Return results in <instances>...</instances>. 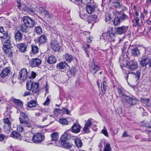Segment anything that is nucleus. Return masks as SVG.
I'll return each mask as SVG.
<instances>
[{
	"mask_svg": "<svg viewBox=\"0 0 151 151\" xmlns=\"http://www.w3.org/2000/svg\"><path fill=\"white\" fill-rule=\"evenodd\" d=\"M140 101L142 103L145 104L147 106H149L150 105V100L149 99H145L144 98H141L140 99Z\"/></svg>",
	"mask_w": 151,
	"mask_h": 151,
	"instance_id": "obj_41",
	"label": "nucleus"
},
{
	"mask_svg": "<svg viewBox=\"0 0 151 151\" xmlns=\"http://www.w3.org/2000/svg\"><path fill=\"white\" fill-rule=\"evenodd\" d=\"M101 87L102 91V94H105V92L107 89V83L106 82L104 81L101 84Z\"/></svg>",
	"mask_w": 151,
	"mask_h": 151,
	"instance_id": "obj_35",
	"label": "nucleus"
},
{
	"mask_svg": "<svg viewBox=\"0 0 151 151\" xmlns=\"http://www.w3.org/2000/svg\"><path fill=\"white\" fill-rule=\"evenodd\" d=\"M68 65V64L65 62H61L57 64L56 67L59 69H63Z\"/></svg>",
	"mask_w": 151,
	"mask_h": 151,
	"instance_id": "obj_26",
	"label": "nucleus"
},
{
	"mask_svg": "<svg viewBox=\"0 0 151 151\" xmlns=\"http://www.w3.org/2000/svg\"><path fill=\"white\" fill-rule=\"evenodd\" d=\"M140 64L142 67H145L148 65L150 67H151V58L146 55L143 56L140 58Z\"/></svg>",
	"mask_w": 151,
	"mask_h": 151,
	"instance_id": "obj_6",
	"label": "nucleus"
},
{
	"mask_svg": "<svg viewBox=\"0 0 151 151\" xmlns=\"http://www.w3.org/2000/svg\"><path fill=\"white\" fill-rule=\"evenodd\" d=\"M111 19V16L109 14H107L106 17V21L107 22V20L109 21Z\"/></svg>",
	"mask_w": 151,
	"mask_h": 151,
	"instance_id": "obj_64",
	"label": "nucleus"
},
{
	"mask_svg": "<svg viewBox=\"0 0 151 151\" xmlns=\"http://www.w3.org/2000/svg\"><path fill=\"white\" fill-rule=\"evenodd\" d=\"M140 72L139 71H137L136 72V74H135V77L136 78V81L139 80L140 77Z\"/></svg>",
	"mask_w": 151,
	"mask_h": 151,
	"instance_id": "obj_54",
	"label": "nucleus"
},
{
	"mask_svg": "<svg viewBox=\"0 0 151 151\" xmlns=\"http://www.w3.org/2000/svg\"><path fill=\"white\" fill-rule=\"evenodd\" d=\"M17 47L19 51L22 53H24L27 51V45L25 43L17 44Z\"/></svg>",
	"mask_w": 151,
	"mask_h": 151,
	"instance_id": "obj_16",
	"label": "nucleus"
},
{
	"mask_svg": "<svg viewBox=\"0 0 151 151\" xmlns=\"http://www.w3.org/2000/svg\"><path fill=\"white\" fill-rule=\"evenodd\" d=\"M57 59L54 56L52 55L49 57L47 62L50 64H52L56 63Z\"/></svg>",
	"mask_w": 151,
	"mask_h": 151,
	"instance_id": "obj_29",
	"label": "nucleus"
},
{
	"mask_svg": "<svg viewBox=\"0 0 151 151\" xmlns=\"http://www.w3.org/2000/svg\"><path fill=\"white\" fill-rule=\"evenodd\" d=\"M11 100L14 104L17 105L18 107H19L21 109L22 108L23 106V103L21 100L13 98L11 99Z\"/></svg>",
	"mask_w": 151,
	"mask_h": 151,
	"instance_id": "obj_19",
	"label": "nucleus"
},
{
	"mask_svg": "<svg viewBox=\"0 0 151 151\" xmlns=\"http://www.w3.org/2000/svg\"><path fill=\"white\" fill-rule=\"evenodd\" d=\"M111 147L110 144L106 143L105 145L104 149V151H111Z\"/></svg>",
	"mask_w": 151,
	"mask_h": 151,
	"instance_id": "obj_46",
	"label": "nucleus"
},
{
	"mask_svg": "<svg viewBox=\"0 0 151 151\" xmlns=\"http://www.w3.org/2000/svg\"><path fill=\"white\" fill-rule=\"evenodd\" d=\"M23 24L29 28H32L36 24L35 21L30 17L24 16L22 18Z\"/></svg>",
	"mask_w": 151,
	"mask_h": 151,
	"instance_id": "obj_4",
	"label": "nucleus"
},
{
	"mask_svg": "<svg viewBox=\"0 0 151 151\" xmlns=\"http://www.w3.org/2000/svg\"><path fill=\"white\" fill-rule=\"evenodd\" d=\"M45 136L43 134L40 133H34L32 139L34 143L39 144L41 143L44 139Z\"/></svg>",
	"mask_w": 151,
	"mask_h": 151,
	"instance_id": "obj_5",
	"label": "nucleus"
},
{
	"mask_svg": "<svg viewBox=\"0 0 151 151\" xmlns=\"http://www.w3.org/2000/svg\"><path fill=\"white\" fill-rule=\"evenodd\" d=\"M0 37L3 39L2 40L4 42L3 47H10L11 46L10 41L9 40L10 37L8 36L7 34L5 32V33H4V35L0 36Z\"/></svg>",
	"mask_w": 151,
	"mask_h": 151,
	"instance_id": "obj_7",
	"label": "nucleus"
},
{
	"mask_svg": "<svg viewBox=\"0 0 151 151\" xmlns=\"http://www.w3.org/2000/svg\"><path fill=\"white\" fill-rule=\"evenodd\" d=\"M50 136L51 138V140L52 141H57L58 139V133L57 132H55L52 133L51 134Z\"/></svg>",
	"mask_w": 151,
	"mask_h": 151,
	"instance_id": "obj_32",
	"label": "nucleus"
},
{
	"mask_svg": "<svg viewBox=\"0 0 151 151\" xmlns=\"http://www.w3.org/2000/svg\"><path fill=\"white\" fill-rule=\"evenodd\" d=\"M120 66L123 72L126 74L133 73L127 70V68L130 70L132 71L136 69L138 67L137 63L135 60L130 61L129 62L126 61H123L122 62L121 61Z\"/></svg>",
	"mask_w": 151,
	"mask_h": 151,
	"instance_id": "obj_1",
	"label": "nucleus"
},
{
	"mask_svg": "<svg viewBox=\"0 0 151 151\" xmlns=\"http://www.w3.org/2000/svg\"><path fill=\"white\" fill-rule=\"evenodd\" d=\"M10 69L8 67H6L3 70L2 72L0 74V76L1 78H4L6 77L10 72Z\"/></svg>",
	"mask_w": 151,
	"mask_h": 151,
	"instance_id": "obj_21",
	"label": "nucleus"
},
{
	"mask_svg": "<svg viewBox=\"0 0 151 151\" xmlns=\"http://www.w3.org/2000/svg\"><path fill=\"white\" fill-rule=\"evenodd\" d=\"M102 133L106 137H109V134L106 127L104 126V129L102 130Z\"/></svg>",
	"mask_w": 151,
	"mask_h": 151,
	"instance_id": "obj_48",
	"label": "nucleus"
},
{
	"mask_svg": "<svg viewBox=\"0 0 151 151\" xmlns=\"http://www.w3.org/2000/svg\"><path fill=\"white\" fill-rule=\"evenodd\" d=\"M119 18L120 20H124L127 19V17L125 15L123 14L119 17Z\"/></svg>",
	"mask_w": 151,
	"mask_h": 151,
	"instance_id": "obj_61",
	"label": "nucleus"
},
{
	"mask_svg": "<svg viewBox=\"0 0 151 151\" xmlns=\"http://www.w3.org/2000/svg\"><path fill=\"white\" fill-rule=\"evenodd\" d=\"M35 31L38 35H40L42 32V29L39 26L36 27L35 28Z\"/></svg>",
	"mask_w": 151,
	"mask_h": 151,
	"instance_id": "obj_45",
	"label": "nucleus"
},
{
	"mask_svg": "<svg viewBox=\"0 0 151 151\" xmlns=\"http://www.w3.org/2000/svg\"><path fill=\"white\" fill-rule=\"evenodd\" d=\"M38 42L40 43H43L44 42H46L47 40V38L45 35H41L40 37L37 38Z\"/></svg>",
	"mask_w": 151,
	"mask_h": 151,
	"instance_id": "obj_33",
	"label": "nucleus"
},
{
	"mask_svg": "<svg viewBox=\"0 0 151 151\" xmlns=\"http://www.w3.org/2000/svg\"><path fill=\"white\" fill-rule=\"evenodd\" d=\"M6 136L3 134H0V141H2L4 139Z\"/></svg>",
	"mask_w": 151,
	"mask_h": 151,
	"instance_id": "obj_63",
	"label": "nucleus"
},
{
	"mask_svg": "<svg viewBox=\"0 0 151 151\" xmlns=\"http://www.w3.org/2000/svg\"><path fill=\"white\" fill-rule=\"evenodd\" d=\"M87 47H85L84 48V50L86 53V56L88 57H89L88 55L89 52L88 50V49L87 47L88 48H89L90 47V45L89 44H87L86 45Z\"/></svg>",
	"mask_w": 151,
	"mask_h": 151,
	"instance_id": "obj_49",
	"label": "nucleus"
},
{
	"mask_svg": "<svg viewBox=\"0 0 151 151\" xmlns=\"http://www.w3.org/2000/svg\"><path fill=\"white\" fill-rule=\"evenodd\" d=\"M65 59L67 61L69 62H70L74 59L72 56L71 54L68 53L66 54L65 56Z\"/></svg>",
	"mask_w": 151,
	"mask_h": 151,
	"instance_id": "obj_40",
	"label": "nucleus"
},
{
	"mask_svg": "<svg viewBox=\"0 0 151 151\" xmlns=\"http://www.w3.org/2000/svg\"><path fill=\"white\" fill-rule=\"evenodd\" d=\"M36 74L35 72H32L30 76L29 77L30 78H34L36 76Z\"/></svg>",
	"mask_w": 151,
	"mask_h": 151,
	"instance_id": "obj_55",
	"label": "nucleus"
},
{
	"mask_svg": "<svg viewBox=\"0 0 151 151\" xmlns=\"http://www.w3.org/2000/svg\"><path fill=\"white\" fill-rule=\"evenodd\" d=\"M81 128V126L78 123L74 124L71 128L72 132L75 133H78L80 131Z\"/></svg>",
	"mask_w": 151,
	"mask_h": 151,
	"instance_id": "obj_17",
	"label": "nucleus"
},
{
	"mask_svg": "<svg viewBox=\"0 0 151 151\" xmlns=\"http://www.w3.org/2000/svg\"><path fill=\"white\" fill-rule=\"evenodd\" d=\"M61 111V110L57 108L55 109L54 113L55 114L58 115L60 113Z\"/></svg>",
	"mask_w": 151,
	"mask_h": 151,
	"instance_id": "obj_59",
	"label": "nucleus"
},
{
	"mask_svg": "<svg viewBox=\"0 0 151 151\" xmlns=\"http://www.w3.org/2000/svg\"><path fill=\"white\" fill-rule=\"evenodd\" d=\"M83 131L86 133L88 132L89 130V127L85 125L84 127L83 128Z\"/></svg>",
	"mask_w": 151,
	"mask_h": 151,
	"instance_id": "obj_60",
	"label": "nucleus"
},
{
	"mask_svg": "<svg viewBox=\"0 0 151 151\" xmlns=\"http://www.w3.org/2000/svg\"><path fill=\"white\" fill-rule=\"evenodd\" d=\"M97 18V16L96 15H93L90 16L88 18V22L89 23H93Z\"/></svg>",
	"mask_w": 151,
	"mask_h": 151,
	"instance_id": "obj_34",
	"label": "nucleus"
},
{
	"mask_svg": "<svg viewBox=\"0 0 151 151\" xmlns=\"http://www.w3.org/2000/svg\"><path fill=\"white\" fill-rule=\"evenodd\" d=\"M10 136L12 137L18 139H21L22 138V136L20 134L16 131H13Z\"/></svg>",
	"mask_w": 151,
	"mask_h": 151,
	"instance_id": "obj_22",
	"label": "nucleus"
},
{
	"mask_svg": "<svg viewBox=\"0 0 151 151\" xmlns=\"http://www.w3.org/2000/svg\"><path fill=\"white\" fill-rule=\"evenodd\" d=\"M32 134L29 132H27L25 134V138L23 139V140L27 142H31L32 139Z\"/></svg>",
	"mask_w": 151,
	"mask_h": 151,
	"instance_id": "obj_23",
	"label": "nucleus"
},
{
	"mask_svg": "<svg viewBox=\"0 0 151 151\" xmlns=\"http://www.w3.org/2000/svg\"><path fill=\"white\" fill-rule=\"evenodd\" d=\"M29 27L23 24L21 26L19 31L23 33H27L29 31Z\"/></svg>",
	"mask_w": 151,
	"mask_h": 151,
	"instance_id": "obj_27",
	"label": "nucleus"
},
{
	"mask_svg": "<svg viewBox=\"0 0 151 151\" xmlns=\"http://www.w3.org/2000/svg\"><path fill=\"white\" fill-rule=\"evenodd\" d=\"M135 26H139V18L137 17H136L135 19Z\"/></svg>",
	"mask_w": 151,
	"mask_h": 151,
	"instance_id": "obj_56",
	"label": "nucleus"
},
{
	"mask_svg": "<svg viewBox=\"0 0 151 151\" xmlns=\"http://www.w3.org/2000/svg\"><path fill=\"white\" fill-rule=\"evenodd\" d=\"M115 37V34L111 31L104 33L102 35V37L107 42L110 41L111 39L114 38Z\"/></svg>",
	"mask_w": 151,
	"mask_h": 151,
	"instance_id": "obj_8",
	"label": "nucleus"
},
{
	"mask_svg": "<svg viewBox=\"0 0 151 151\" xmlns=\"http://www.w3.org/2000/svg\"><path fill=\"white\" fill-rule=\"evenodd\" d=\"M70 137V133L68 132H65L64 134L62 135L61 138V142H66Z\"/></svg>",
	"mask_w": 151,
	"mask_h": 151,
	"instance_id": "obj_24",
	"label": "nucleus"
},
{
	"mask_svg": "<svg viewBox=\"0 0 151 151\" xmlns=\"http://www.w3.org/2000/svg\"><path fill=\"white\" fill-rule=\"evenodd\" d=\"M122 98V101H125L129 104L134 105L137 103V100L134 97H129L127 95H124Z\"/></svg>",
	"mask_w": 151,
	"mask_h": 151,
	"instance_id": "obj_9",
	"label": "nucleus"
},
{
	"mask_svg": "<svg viewBox=\"0 0 151 151\" xmlns=\"http://www.w3.org/2000/svg\"><path fill=\"white\" fill-rule=\"evenodd\" d=\"M17 130L20 132H22L24 130L23 128L20 125L19 126L17 127Z\"/></svg>",
	"mask_w": 151,
	"mask_h": 151,
	"instance_id": "obj_62",
	"label": "nucleus"
},
{
	"mask_svg": "<svg viewBox=\"0 0 151 151\" xmlns=\"http://www.w3.org/2000/svg\"><path fill=\"white\" fill-rule=\"evenodd\" d=\"M75 143L78 147H81L83 146V143L81 140L78 138H76L75 140Z\"/></svg>",
	"mask_w": 151,
	"mask_h": 151,
	"instance_id": "obj_36",
	"label": "nucleus"
},
{
	"mask_svg": "<svg viewBox=\"0 0 151 151\" xmlns=\"http://www.w3.org/2000/svg\"><path fill=\"white\" fill-rule=\"evenodd\" d=\"M37 104V102L35 100H31L29 101L27 104V106L28 107L32 108L35 107Z\"/></svg>",
	"mask_w": 151,
	"mask_h": 151,
	"instance_id": "obj_25",
	"label": "nucleus"
},
{
	"mask_svg": "<svg viewBox=\"0 0 151 151\" xmlns=\"http://www.w3.org/2000/svg\"><path fill=\"white\" fill-rule=\"evenodd\" d=\"M118 92L120 96L121 97L122 99V100L123 98H122L123 96L124 95H125L123 94L122 93V88H118L117 89Z\"/></svg>",
	"mask_w": 151,
	"mask_h": 151,
	"instance_id": "obj_47",
	"label": "nucleus"
},
{
	"mask_svg": "<svg viewBox=\"0 0 151 151\" xmlns=\"http://www.w3.org/2000/svg\"><path fill=\"white\" fill-rule=\"evenodd\" d=\"M22 34L19 31H17L15 35L16 40L18 41H21L22 40Z\"/></svg>",
	"mask_w": 151,
	"mask_h": 151,
	"instance_id": "obj_31",
	"label": "nucleus"
},
{
	"mask_svg": "<svg viewBox=\"0 0 151 151\" xmlns=\"http://www.w3.org/2000/svg\"><path fill=\"white\" fill-rule=\"evenodd\" d=\"M92 120V119H89L86 121L85 124V125L89 127L91 125V124H92V122H91V121Z\"/></svg>",
	"mask_w": 151,
	"mask_h": 151,
	"instance_id": "obj_50",
	"label": "nucleus"
},
{
	"mask_svg": "<svg viewBox=\"0 0 151 151\" xmlns=\"http://www.w3.org/2000/svg\"><path fill=\"white\" fill-rule=\"evenodd\" d=\"M61 145L63 146V147L66 149H69L72 147L73 145L71 143L66 142H61Z\"/></svg>",
	"mask_w": 151,
	"mask_h": 151,
	"instance_id": "obj_30",
	"label": "nucleus"
},
{
	"mask_svg": "<svg viewBox=\"0 0 151 151\" xmlns=\"http://www.w3.org/2000/svg\"><path fill=\"white\" fill-rule=\"evenodd\" d=\"M59 122L62 125L64 126L68 124V122L66 119L64 118H61L59 119Z\"/></svg>",
	"mask_w": 151,
	"mask_h": 151,
	"instance_id": "obj_38",
	"label": "nucleus"
},
{
	"mask_svg": "<svg viewBox=\"0 0 151 151\" xmlns=\"http://www.w3.org/2000/svg\"><path fill=\"white\" fill-rule=\"evenodd\" d=\"M100 68L99 65L93 63L91 64L89 70L92 73L94 74L99 70Z\"/></svg>",
	"mask_w": 151,
	"mask_h": 151,
	"instance_id": "obj_14",
	"label": "nucleus"
},
{
	"mask_svg": "<svg viewBox=\"0 0 151 151\" xmlns=\"http://www.w3.org/2000/svg\"><path fill=\"white\" fill-rule=\"evenodd\" d=\"M131 53L134 56H137L140 54L139 51L137 48H134L131 49Z\"/></svg>",
	"mask_w": 151,
	"mask_h": 151,
	"instance_id": "obj_37",
	"label": "nucleus"
},
{
	"mask_svg": "<svg viewBox=\"0 0 151 151\" xmlns=\"http://www.w3.org/2000/svg\"><path fill=\"white\" fill-rule=\"evenodd\" d=\"M4 125H12V122L8 118L5 117L3 119Z\"/></svg>",
	"mask_w": 151,
	"mask_h": 151,
	"instance_id": "obj_42",
	"label": "nucleus"
},
{
	"mask_svg": "<svg viewBox=\"0 0 151 151\" xmlns=\"http://www.w3.org/2000/svg\"><path fill=\"white\" fill-rule=\"evenodd\" d=\"M50 100L47 97L45 101L43 103V104L44 106L47 105V106L50 103Z\"/></svg>",
	"mask_w": 151,
	"mask_h": 151,
	"instance_id": "obj_58",
	"label": "nucleus"
},
{
	"mask_svg": "<svg viewBox=\"0 0 151 151\" xmlns=\"http://www.w3.org/2000/svg\"><path fill=\"white\" fill-rule=\"evenodd\" d=\"M86 11L89 14L93 13L95 11L96 6L95 5H88L86 6Z\"/></svg>",
	"mask_w": 151,
	"mask_h": 151,
	"instance_id": "obj_20",
	"label": "nucleus"
},
{
	"mask_svg": "<svg viewBox=\"0 0 151 151\" xmlns=\"http://www.w3.org/2000/svg\"><path fill=\"white\" fill-rule=\"evenodd\" d=\"M63 112L64 114H69L70 113V111L67 109L65 108H63L61 110Z\"/></svg>",
	"mask_w": 151,
	"mask_h": 151,
	"instance_id": "obj_51",
	"label": "nucleus"
},
{
	"mask_svg": "<svg viewBox=\"0 0 151 151\" xmlns=\"http://www.w3.org/2000/svg\"><path fill=\"white\" fill-rule=\"evenodd\" d=\"M39 11L41 14L44 13H45L46 12L45 9L42 7H39Z\"/></svg>",
	"mask_w": 151,
	"mask_h": 151,
	"instance_id": "obj_57",
	"label": "nucleus"
},
{
	"mask_svg": "<svg viewBox=\"0 0 151 151\" xmlns=\"http://www.w3.org/2000/svg\"><path fill=\"white\" fill-rule=\"evenodd\" d=\"M19 119L20 124L24 127H31V125L29 120L27 116L23 112H20Z\"/></svg>",
	"mask_w": 151,
	"mask_h": 151,
	"instance_id": "obj_3",
	"label": "nucleus"
},
{
	"mask_svg": "<svg viewBox=\"0 0 151 151\" xmlns=\"http://www.w3.org/2000/svg\"><path fill=\"white\" fill-rule=\"evenodd\" d=\"M28 77V73L26 69L23 68L19 71V78L20 80H25Z\"/></svg>",
	"mask_w": 151,
	"mask_h": 151,
	"instance_id": "obj_10",
	"label": "nucleus"
},
{
	"mask_svg": "<svg viewBox=\"0 0 151 151\" xmlns=\"http://www.w3.org/2000/svg\"><path fill=\"white\" fill-rule=\"evenodd\" d=\"M41 63V60L38 58L32 59L30 61V65L32 67H38Z\"/></svg>",
	"mask_w": 151,
	"mask_h": 151,
	"instance_id": "obj_13",
	"label": "nucleus"
},
{
	"mask_svg": "<svg viewBox=\"0 0 151 151\" xmlns=\"http://www.w3.org/2000/svg\"><path fill=\"white\" fill-rule=\"evenodd\" d=\"M45 16L47 18H51L53 17V14L50 12L46 11L45 13Z\"/></svg>",
	"mask_w": 151,
	"mask_h": 151,
	"instance_id": "obj_43",
	"label": "nucleus"
},
{
	"mask_svg": "<svg viewBox=\"0 0 151 151\" xmlns=\"http://www.w3.org/2000/svg\"><path fill=\"white\" fill-rule=\"evenodd\" d=\"M72 1L78 5H80L82 4V0H71Z\"/></svg>",
	"mask_w": 151,
	"mask_h": 151,
	"instance_id": "obj_52",
	"label": "nucleus"
},
{
	"mask_svg": "<svg viewBox=\"0 0 151 151\" xmlns=\"http://www.w3.org/2000/svg\"><path fill=\"white\" fill-rule=\"evenodd\" d=\"M50 46L51 48L55 51H58L60 49V46L56 41H52Z\"/></svg>",
	"mask_w": 151,
	"mask_h": 151,
	"instance_id": "obj_15",
	"label": "nucleus"
},
{
	"mask_svg": "<svg viewBox=\"0 0 151 151\" xmlns=\"http://www.w3.org/2000/svg\"><path fill=\"white\" fill-rule=\"evenodd\" d=\"M11 128V125H4L3 126V129L4 132L7 133L10 132V129Z\"/></svg>",
	"mask_w": 151,
	"mask_h": 151,
	"instance_id": "obj_39",
	"label": "nucleus"
},
{
	"mask_svg": "<svg viewBox=\"0 0 151 151\" xmlns=\"http://www.w3.org/2000/svg\"><path fill=\"white\" fill-rule=\"evenodd\" d=\"M70 71L72 75L75 76L76 74V70L75 68L74 67L72 68L70 70Z\"/></svg>",
	"mask_w": 151,
	"mask_h": 151,
	"instance_id": "obj_53",
	"label": "nucleus"
},
{
	"mask_svg": "<svg viewBox=\"0 0 151 151\" xmlns=\"http://www.w3.org/2000/svg\"><path fill=\"white\" fill-rule=\"evenodd\" d=\"M120 23V19L119 18L117 17L114 19L113 24L115 26H116L119 25Z\"/></svg>",
	"mask_w": 151,
	"mask_h": 151,
	"instance_id": "obj_44",
	"label": "nucleus"
},
{
	"mask_svg": "<svg viewBox=\"0 0 151 151\" xmlns=\"http://www.w3.org/2000/svg\"><path fill=\"white\" fill-rule=\"evenodd\" d=\"M3 50L5 54H6L7 56L11 58L13 56V52L10 47H3Z\"/></svg>",
	"mask_w": 151,
	"mask_h": 151,
	"instance_id": "obj_18",
	"label": "nucleus"
},
{
	"mask_svg": "<svg viewBox=\"0 0 151 151\" xmlns=\"http://www.w3.org/2000/svg\"><path fill=\"white\" fill-rule=\"evenodd\" d=\"M17 1L18 4L17 7L20 9H22L21 7H22V9L26 12H33V10L31 7V6L30 4H29L27 6H24L23 5H21L20 3L21 0H17Z\"/></svg>",
	"mask_w": 151,
	"mask_h": 151,
	"instance_id": "obj_11",
	"label": "nucleus"
},
{
	"mask_svg": "<svg viewBox=\"0 0 151 151\" xmlns=\"http://www.w3.org/2000/svg\"><path fill=\"white\" fill-rule=\"evenodd\" d=\"M39 83L34 82L30 80L26 83V88L28 91H31L34 94L37 93L39 90Z\"/></svg>",
	"mask_w": 151,
	"mask_h": 151,
	"instance_id": "obj_2",
	"label": "nucleus"
},
{
	"mask_svg": "<svg viewBox=\"0 0 151 151\" xmlns=\"http://www.w3.org/2000/svg\"><path fill=\"white\" fill-rule=\"evenodd\" d=\"M128 29V27L126 26L118 27L115 28V33L118 34L122 35L125 33Z\"/></svg>",
	"mask_w": 151,
	"mask_h": 151,
	"instance_id": "obj_12",
	"label": "nucleus"
},
{
	"mask_svg": "<svg viewBox=\"0 0 151 151\" xmlns=\"http://www.w3.org/2000/svg\"><path fill=\"white\" fill-rule=\"evenodd\" d=\"M31 53L33 54H37L39 52V48L36 45L32 44L31 46Z\"/></svg>",
	"mask_w": 151,
	"mask_h": 151,
	"instance_id": "obj_28",
	"label": "nucleus"
}]
</instances>
